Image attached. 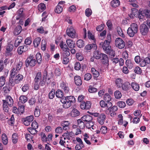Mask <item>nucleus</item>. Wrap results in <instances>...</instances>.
<instances>
[{
  "label": "nucleus",
  "instance_id": "1a4fd4ad",
  "mask_svg": "<svg viewBox=\"0 0 150 150\" xmlns=\"http://www.w3.org/2000/svg\"><path fill=\"white\" fill-rule=\"evenodd\" d=\"M115 45L116 47L119 49H122L125 47V43L122 39L118 38H117L115 40Z\"/></svg>",
  "mask_w": 150,
  "mask_h": 150
},
{
  "label": "nucleus",
  "instance_id": "a211bd4d",
  "mask_svg": "<svg viewBox=\"0 0 150 150\" xmlns=\"http://www.w3.org/2000/svg\"><path fill=\"white\" fill-rule=\"evenodd\" d=\"M100 104L101 107L103 108H105L106 109L111 107L112 105L111 103H108L107 102V103H105L103 100H101L100 102Z\"/></svg>",
  "mask_w": 150,
  "mask_h": 150
},
{
  "label": "nucleus",
  "instance_id": "20e7f679",
  "mask_svg": "<svg viewBox=\"0 0 150 150\" xmlns=\"http://www.w3.org/2000/svg\"><path fill=\"white\" fill-rule=\"evenodd\" d=\"M137 15L139 19H144L146 18H150V10H137Z\"/></svg>",
  "mask_w": 150,
  "mask_h": 150
},
{
  "label": "nucleus",
  "instance_id": "a878e982",
  "mask_svg": "<svg viewBox=\"0 0 150 150\" xmlns=\"http://www.w3.org/2000/svg\"><path fill=\"white\" fill-rule=\"evenodd\" d=\"M23 38L21 36H18L16 38L14 43V46L16 47H18L22 41Z\"/></svg>",
  "mask_w": 150,
  "mask_h": 150
},
{
  "label": "nucleus",
  "instance_id": "5fc2aeb1",
  "mask_svg": "<svg viewBox=\"0 0 150 150\" xmlns=\"http://www.w3.org/2000/svg\"><path fill=\"white\" fill-rule=\"evenodd\" d=\"M55 90L52 89L49 93V98L50 99H52L55 96Z\"/></svg>",
  "mask_w": 150,
  "mask_h": 150
},
{
  "label": "nucleus",
  "instance_id": "6e6d98bb",
  "mask_svg": "<svg viewBox=\"0 0 150 150\" xmlns=\"http://www.w3.org/2000/svg\"><path fill=\"white\" fill-rule=\"evenodd\" d=\"M28 130L30 134L33 135L36 134L38 132V131L36 129L32 127L28 128Z\"/></svg>",
  "mask_w": 150,
  "mask_h": 150
},
{
  "label": "nucleus",
  "instance_id": "bb28decb",
  "mask_svg": "<svg viewBox=\"0 0 150 150\" xmlns=\"http://www.w3.org/2000/svg\"><path fill=\"white\" fill-rule=\"evenodd\" d=\"M13 86H11V85H9V81L8 85L4 87L3 88L4 92L6 93H8Z\"/></svg>",
  "mask_w": 150,
  "mask_h": 150
},
{
  "label": "nucleus",
  "instance_id": "37998d69",
  "mask_svg": "<svg viewBox=\"0 0 150 150\" xmlns=\"http://www.w3.org/2000/svg\"><path fill=\"white\" fill-rule=\"evenodd\" d=\"M103 99L105 101L108 103H111L110 102L111 99V97L110 95L108 93H106L105 94Z\"/></svg>",
  "mask_w": 150,
  "mask_h": 150
},
{
  "label": "nucleus",
  "instance_id": "603ef678",
  "mask_svg": "<svg viewBox=\"0 0 150 150\" xmlns=\"http://www.w3.org/2000/svg\"><path fill=\"white\" fill-rule=\"evenodd\" d=\"M65 98L71 104L75 103L76 101L75 98L74 96H67Z\"/></svg>",
  "mask_w": 150,
  "mask_h": 150
},
{
  "label": "nucleus",
  "instance_id": "a19ab883",
  "mask_svg": "<svg viewBox=\"0 0 150 150\" xmlns=\"http://www.w3.org/2000/svg\"><path fill=\"white\" fill-rule=\"evenodd\" d=\"M103 54L98 50H96L94 52V56L96 59H99L101 57Z\"/></svg>",
  "mask_w": 150,
  "mask_h": 150
},
{
  "label": "nucleus",
  "instance_id": "bf43d9fd",
  "mask_svg": "<svg viewBox=\"0 0 150 150\" xmlns=\"http://www.w3.org/2000/svg\"><path fill=\"white\" fill-rule=\"evenodd\" d=\"M114 94L115 98L117 99H120L122 96L121 92L118 90L116 91Z\"/></svg>",
  "mask_w": 150,
  "mask_h": 150
},
{
  "label": "nucleus",
  "instance_id": "cd10ccee",
  "mask_svg": "<svg viewBox=\"0 0 150 150\" xmlns=\"http://www.w3.org/2000/svg\"><path fill=\"white\" fill-rule=\"evenodd\" d=\"M88 37L89 39L92 41L93 42L96 43V40L94 35L92 33L89 31H88Z\"/></svg>",
  "mask_w": 150,
  "mask_h": 150
},
{
  "label": "nucleus",
  "instance_id": "49530a36",
  "mask_svg": "<svg viewBox=\"0 0 150 150\" xmlns=\"http://www.w3.org/2000/svg\"><path fill=\"white\" fill-rule=\"evenodd\" d=\"M70 50L69 49V50H64L63 51V52L62 53L61 57H68L70 55Z\"/></svg>",
  "mask_w": 150,
  "mask_h": 150
},
{
  "label": "nucleus",
  "instance_id": "e2e57ef3",
  "mask_svg": "<svg viewBox=\"0 0 150 150\" xmlns=\"http://www.w3.org/2000/svg\"><path fill=\"white\" fill-rule=\"evenodd\" d=\"M76 57L77 59L80 61H81L84 58L83 56L81 53H77L76 54Z\"/></svg>",
  "mask_w": 150,
  "mask_h": 150
},
{
  "label": "nucleus",
  "instance_id": "ea45409f",
  "mask_svg": "<svg viewBox=\"0 0 150 150\" xmlns=\"http://www.w3.org/2000/svg\"><path fill=\"white\" fill-rule=\"evenodd\" d=\"M59 45L61 48L62 49L63 51L67 50H69V49L65 42H64L62 41L60 42Z\"/></svg>",
  "mask_w": 150,
  "mask_h": 150
},
{
  "label": "nucleus",
  "instance_id": "412c9836",
  "mask_svg": "<svg viewBox=\"0 0 150 150\" xmlns=\"http://www.w3.org/2000/svg\"><path fill=\"white\" fill-rule=\"evenodd\" d=\"M66 42L68 47L70 48H74L75 47V42L71 39H69L66 40Z\"/></svg>",
  "mask_w": 150,
  "mask_h": 150
},
{
  "label": "nucleus",
  "instance_id": "aec40b11",
  "mask_svg": "<svg viewBox=\"0 0 150 150\" xmlns=\"http://www.w3.org/2000/svg\"><path fill=\"white\" fill-rule=\"evenodd\" d=\"M97 45L96 43L93 42L92 44H88L85 47V49L87 50L91 49L96 50L97 49Z\"/></svg>",
  "mask_w": 150,
  "mask_h": 150
},
{
  "label": "nucleus",
  "instance_id": "79ce46f5",
  "mask_svg": "<svg viewBox=\"0 0 150 150\" xmlns=\"http://www.w3.org/2000/svg\"><path fill=\"white\" fill-rule=\"evenodd\" d=\"M91 71L93 76L95 77H98L100 75L99 72L94 67H92L91 69Z\"/></svg>",
  "mask_w": 150,
  "mask_h": 150
},
{
  "label": "nucleus",
  "instance_id": "4d7b16f0",
  "mask_svg": "<svg viewBox=\"0 0 150 150\" xmlns=\"http://www.w3.org/2000/svg\"><path fill=\"white\" fill-rule=\"evenodd\" d=\"M23 65V62L22 61H19L15 65V68L16 70L19 71L21 69Z\"/></svg>",
  "mask_w": 150,
  "mask_h": 150
},
{
  "label": "nucleus",
  "instance_id": "6e6552de",
  "mask_svg": "<svg viewBox=\"0 0 150 150\" xmlns=\"http://www.w3.org/2000/svg\"><path fill=\"white\" fill-rule=\"evenodd\" d=\"M17 16L16 20H19V23L21 25L23 24L24 22L22 18L25 17V15L23 13V10H18L17 12Z\"/></svg>",
  "mask_w": 150,
  "mask_h": 150
},
{
  "label": "nucleus",
  "instance_id": "052dcab7",
  "mask_svg": "<svg viewBox=\"0 0 150 150\" xmlns=\"http://www.w3.org/2000/svg\"><path fill=\"white\" fill-rule=\"evenodd\" d=\"M5 78L4 76H1L0 78V87L3 86L5 83Z\"/></svg>",
  "mask_w": 150,
  "mask_h": 150
},
{
  "label": "nucleus",
  "instance_id": "39448f33",
  "mask_svg": "<svg viewBox=\"0 0 150 150\" xmlns=\"http://www.w3.org/2000/svg\"><path fill=\"white\" fill-rule=\"evenodd\" d=\"M36 60L34 58L33 55H30L25 61V66L28 67L29 66L33 67L37 63Z\"/></svg>",
  "mask_w": 150,
  "mask_h": 150
},
{
  "label": "nucleus",
  "instance_id": "c85d7f7f",
  "mask_svg": "<svg viewBox=\"0 0 150 150\" xmlns=\"http://www.w3.org/2000/svg\"><path fill=\"white\" fill-rule=\"evenodd\" d=\"M22 28L21 25H18L15 28L13 33L15 35H18L21 32Z\"/></svg>",
  "mask_w": 150,
  "mask_h": 150
},
{
  "label": "nucleus",
  "instance_id": "58836bf2",
  "mask_svg": "<svg viewBox=\"0 0 150 150\" xmlns=\"http://www.w3.org/2000/svg\"><path fill=\"white\" fill-rule=\"evenodd\" d=\"M125 64L128 68L131 69L133 67L134 63L130 59H127L125 62Z\"/></svg>",
  "mask_w": 150,
  "mask_h": 150
},
{
  "label": "nucleus",
  "instance_id": "c03bdc74",
  "mask_svg": "<svg viewBox=\"0 0 150 150\" xmlns=\"http://www.w3.org/2000/svg\"><path fill=\"white\" fill-rule=\"evenodd\" d=\"M2 139L3 143L4 145H6L8 143V139L6 134H3L2 135Z\"/></svg>",
  "mask_w": 150,
  "mask_h": 150
},
{
  "label": "nucleus",
  "instance_id": "6ab92c4d",
  "mask_svg": "<svg viewBox=\"0 0 150 150\" xmlns=\"http://www.w3.org/2000/svg\"><path fill=\"white\" fill-rule=\"evenodd\" d=\"M121 87L123 91L128 92L131 88V85L129 83L126 82L122 84Z\"/></svg>",
  "mask_w": 150,
  "mask_h": 150
},
{
  "label": "nucleus",
  "instance_id": "7ed1b4c3",
  "mask_svg": "<svg viewBox=\"0 0 150 150\" xmlns=\"http://www.w3.org/2000/svg\"><path fill=\"white\" fill-rule=\"evenodd\" d=\"M138 27L137 24L135 23L132 24L131 27L128 29L127 33L128 35L130 37H133L135 34L137 32Z\"/></svg>",
  "mask_w": 150,
  "mask_h": 150
},
{
  "label": "nucleus",
  "instance_id": "393cba45",
  "mask_svg": "<svg viewBox=\"0 0 150 150\" xmlns=\"http://www.w3.org/2000/svg\"><path fill=\"white\" fill-rule=\"evenodd\" d=\"M74 82L75 84L78 86L81 85L82 83V81L81 77L78 76H76L74 77Z\"/></svg>",
  "mask_w": 150,
  "mask_h": 150
},
{
  "label": "nucleus",
  "instance_id": "c9c22d12",
  "mask_svg": "<svg viewBox=\"0 0 150 150\" xmlns=\"http://www.w3.org/2000/svg\"><path fill=\"white\" fill-rule=\"evenodd\" d=\"M41 40L40 38L37 37L33 41L34 46L35 47H38L40 44Z\"/></svg>",
  "mask_w": 150,
  "mask_h": 150
},
{
  "label": "nucleus",
  "instance_id": "8fccbe9b",
  "mask_svg": "<svg viewBox=\"0 0 150 150\" xmlns=\"http://www.w3.org/2000/svg\"><path fill=\"white\" fill-rule=\"evenodd\" d=\"M36 58L38 63L39 64H40L42 61V56L40 53H38L36 55Z\"/></svg>",
  "mask_w": 150,
  "mask_h": 150
},
{
  "label": "nucleus",
  "instance_id": "ddd939ff",
  "mask_svg": "<svg viewBox=\"0 0 150 150\" xmlns=\"http://www.w3.org/2000/svg\"><path fill=\"white\" fill-rule=\"evenodd\" d=\"M91 103L90 101H87L86 102H82L80 104V107L82 109L87 110L91 108Z\"/></svg>",
  "mask_w": 150,
  "mask_h": 150
},
{
  "label": "nucleus",
  "instance_id": "9b49d317",
  "mask_svg": "<svg viewBox=\"0 0 150 150\" xmlns=\"http://www.w3.org/2000/svg\"><path fill=\"white\" fill-rule=\"evenodd\" d=\"M66 33L67 35L71 38H74L76 36L75 30L72 26L67 29Z\"/></svg>",
  "mask_w": 150,
  "mask_h": 150
},
{
  "label": "nucleus",
  "instance_id": "f03ea898",
  "mask_svg": "<svg viewBox=\"0 0 150 150\" xmlns=\"http://www.w3.org/2000/svg\"><path fill=\"white\" fill-rule=\"evenodd\" d=\"M23 76L21 74L15 76L12 78H9V85L11 86H14L15 84H18L20 83L23 79Z\"/></svg>",
  "mask_w": 150,
  "mask_h": 150
},
{
  "label": "nucleus",
  "instance_id": "f704fd0d",
  "mask_svg": "<svg viewBox=\"0 0 150 150\" xmlns=\"http://www.w3.org/2000/svg\"><path fill=\"white\" fill-rule=\"evenodd\" d=\"M131 88L136 91H138L139 89V86L138 84L135 82H132L131 84Z\"/></svg>",
  "mask_w": 150,
  "mask_h": 150
},
{
  "label": "nucleus",
  "instance_id": "a18cd8bd",
  "mask_svg": "<svg viewBox=\"0 0 150 150\" xmlns=\"http://www.w3.org/2000/svg\"><path fill=\"white\" fill-rule=\"evenodd\" d=\"M15 3L13 2L8 7L7 6H2L0 8V9H10L13 8L15 6Z\"/></svg>",
  "mask_w": 150,
  "mask_h": 150
},
{
  "label": "nucleus",
  "instance_id": "9d476101",
  "mask_svg": "<svg viewBox=\"0 0 150 150\" xmlns=\"http://www.w3.org/2000/svg\"><path fill=\"white\" fill-rule=\"evenodd\" d=\"M33 116L31 115L25 118H22L21 120L25 125L27 126L30 124V123L33 121Z\"/></svg>",
  "mask_w": 150,
  "mask_h": 150
},
{
  "label": "nucleus",
  "instance_id": "423d86ee",
  "mask_svg": "<svg viewBox=\"0 0 150 150\" xmlns=\"http://www.w3.org/2000/svg\"><path fill=\"white\" fill-rule=\"evenodd\" d=\"M110 43L109 41L105 40L104 42H102L100 44V46L103 48L105 53L108 52L111 48V46L110 45Z\"/></svg>",
  "mask_w": 150,
  "mask_h": 150
},
{
  "label": "nucleus",
  "instance_id": "c756f323",
  "mask_svg": "<svg viewBox=\"0 0 150 150\" xmlns=\"http://www.w3.org/2000/svg\"><path fill=\"white\" fill-rule=\"evenodd\" d=\"M78 126L80 129H83L85 127V123L81 119H78L77 120Z\"/></svg>",
  "mask_w": 150,
  "mask_h": 150
},
{
  "label": "nucleus",
  "instance_id": "e433bc0d",
  "mask_svg": "<svg viewBox=\"0 0 150 150\" xmlns=\"http://www.w3.org/2000/svg\"><path fill=\"white\" fill-rule=\"evenodd\" d=\"M115 83L116 86L119 88H121L122 86L123 83L122 80L120 79H117L115 81Z\"/></svg>",
  "mask_w": 150,
  "mask_h": 150
},
{
  "label": "nucleus",
  "instance_id": "473e14b6",
  "mask_svg": "<svg viewBox=\"0 0 150 150\" xmlns=\"http://www.w3.org/2000/svg\"><path fill=\"white\" fill-rule=\"evenodd\" d=\"M70 114L71 117H76L79 115L80 112L76 109H74L72 110Z\"/></svg>",
  "mask_w": 150,
  "mask_h": 150
},
{
  "label": "nucleus",
  "instance_id": "4be33fe9",
  "mask_svg": "<svg viewBox=\"0 0 150 150\" xmlns=\"http://www.w3.org/2000/svg\"><path fill=\"white\" fill-rule=\"evenodd\" d=\"M28 47L26 45H23L19 47L18 49V52L19 54H21L28 50Z\"/></svg>",
  "mask_w": 150,
  "mask_h": 150
},
{
  "label": "nucleus",
  "instance_id": "2f4dec72",
  "mask_svg": "<svg viewBox=\"0 0 150 150\" xmlns=\"http://www.w3.org/2000/svg\"><path fill=\"white\" fill-rule=\"evenodd\" d=\"M120 1L119 0H113L111 2V6L114 8H115L120 5Z\"/></svg>",
  "mask_w": 150,
  "mask_h": 150
},
{
  "label": "nucleus",
  "instance_id": "0e129e2a",
  "mask_svg": "<svg viewBox=\"0 0 150 150\" xmlns=\"http://www.w3.org/2000/svg\"><path fill=\"white\" fill-rule=\"evenodd\" d=\"M8 104H6L5 102H3V109L4 111L8 112L9 111V108L8 106Z\"/></svg>",
  "mask_w": 150,
  "mask_h": 150
},
{
  "label": "nucleus",
  "instance_id": "7c9ffc66",
  "mask_svg": "<svg viewBox=\"0 0 150 150\" xmlns=\"http://www.w3.org/2000/svg\"><path fill=\"white\" fill-rule=\"evenodd\" d=\"M19 71L18 70H16L15 67H13L11 70L9 78H13L14 76L16 75Z\"/></svg>",
  "mask_w": 150,
  "mask_h": 150
},
{
  "label": "nucleus",
  "instance_id": "4c0bfd02",
  "mask_svg": "<svg viewBox=\"0 0 150 150\" xmlns=\"http://www.w3.org/2000/svg\"><path fill=\"white\" fill-rule=\"evenodd\" d=\"M18 134L16 133H14L12 135V139L13 143H16L18 139Z\"/></svg>",
  "mask_w": 150,
  "mask_h": 150
},
{
  "label": "nucleus",
  "instance_id": "09e8293b",
  "mask_svg": "<svg viewBox=\"0 0 150 150\" xmlns=\"http://www.w3.org/2000/svg\"><path fill=\"white\" fill-rule=\"evenodd\" d=\"M8 123L9 125L13 126L14 125L15 123V119L14 115H13L10 118L8 122Z\"/></svg>",
  "mask_w": 150,
  "mask_h": 150
},
{
  "label": "nucleus",
  "instance_id": "f257e3e1",
  "mask_svg": "<svg viewBox=\"0 0 150 150\" xmlns=\"http://www.w3.org/2000/svg\"><path fill=\"white\" fill-rule=\"evenodd\" d=\"M81 119L85 123L87 128L88 129L92 128L93 129H94L95 127L94 126L92 116L88 115H85L81 117Z\"/></svg>",
  "mask_w": 150,
  "mask_h": 150
},
{
  "label": "nucleus",
  "instance_id": "72a5a7b5",
  "mask_svg": "<svg viewBox=\"0 0 150 150\" xmlns=\"http://www.w3.org/2000/svg\"><path fill=\"white\" fill-rule=\"evenodd\" d=\"M55 95L58 98H62L64 96L63 92L62 91L58 89L55 92Z\"/></svg>",
  "mask_w": 150,
  "mask_h": 150
},
{
  "label": "nucleus",
  "instance_id": "0eeeda50",
  "mask_svg": "<svg viewBox=\"0 0 150 150\" xmlns=\"http://www.w3.org/2000/svg\"><path fill=\"white\" fill-rule=\"evenodd\" d=\"M140 31L141 33L143 35H146L147 34L149 29L147 25L145 23L142 24L140 26Z\"/></svg>",
  "mask_w": 150,
  "mask_h": 150
},
{
  "label": "nucleus",
  "instance_id": "f8f14e48",
  "mask_svg": "<svg viewBox=\"0 0 150 150\" xmlns=\"http://www.w3.org/2000/svg\"><path fill=\"white\" fill-rule=\"evenodd\" d=\"M60 101L63 104V107L64 108H69L72 105V104L65 97L61 98L60 99Z\"/></svg>",
  "mask_w": 150,
  "mask_h": 150
},
{
  "label": "nucleus",
  "instance_id": "3c124183",
  "mask_svg": "<svg viewBox=\"0 0 150 150\" xmlns=\"http://www.w3.org/2000/svg\"><path fill=\"white\" fill-rule=\"evenodd\" d=\"M84 42L82 40H79L76 42L77 47L80 48L83 47L84 46Z\"/></svg>",
  "mask_w": 150,
  "mask_h": 150
},
{
  "label": "nucleus",
  "instance_id": "b1692460",
  "mask_svg": "<svg viewBox=\"0 0 150 150\" xmlns=\"http://www.w3.org/2000/svg\"><path fill=\"white\" fill-rule=\"evenodd\" d=\"M101 57L102 58L101 61L103 64H104L108 65L109 60L108 56L106 54H103Z\"/></svg>",
  "mask_w": 150,
  "mask_h": 150
},
{
  "label": "nucleus",
  "instance_id": "2eb2a0df",
  "mask_svg": "<svg viewBox=\"0 0 150 150\" xmlns=\"http://www.w3.org/2000/svg\"><path fill=\"white\" fill-rule=\"evenodd\" d=\"M150 64V55L149 57L141 58L140 64L141 66L144 67Z\"/></svg>",
  "mask_w": 150,
  "mask_h": 150
},
{
  "label": "nucleus",
  "instance_id": "5701e85b",
  "mask_svg": "<svg viewBox=\"0 0 150 150\" xmlns=\"http://www.w3.org/2000/svg\"><path fill=\"white\" fill-rule=\"evenodd\" d=\"M44 76H45V81L47 84H49L51 82L50 79L52 77V73L50 74H49L47 75V71H44Z\"/></svg>",
  "mask_w": 150,
  "mask_h": 150
},
{
  "label": "nucleus",
  "instance_id": "4468645a",
  "mask_svg": "<svg viewBox=\"0 0 150 150\" xmlns=\"http://www.w3.org/2000/svg\"><path fill=\"white\" fill-rule=\"evenodd\" d=\"M2 102H5L8 104L9 107H11L13 104V100L12 97L10 96H6V99L3 100Z\"/></svg>",
  "mask_w": 150,
  "mask_h": 150
},
{
  "label": "nucleus",
  "instance_id": "de8ad7c7",
  "mask_svg": "<svg viewBox=\"0 0 150 150\" xmlns=\"http://www.w3.org/2000/svg\"><path fill=\"white\" fill-rule=\"evenodd\" d=\"M19 101L22 103H25L28 100V98L24 95H22L19 98Z\"/></svg>",
  "mask_w": 150,
  "mask_h": 150
},
{
  "label": "nucleus",
  "instance_id": "f3484780",
  "mask_svg": "<svg viewBox=\"0 0 150 150\" xmlns=\"http://www.w3.org/2000/svg\"><path fill=\"white\" fill-rule=\"evenodd\" d=\"M106 119V116L104 114H101L98 117V122L100 125L104 124Z\"/></svg>",
  "mask_w": 150,
  "mask_h": 150
},
{
  "label": "nucleus",
  "instance_id": "864d4df0",
  "mask_svg": "<svg viewBox=\"0 0 150 150\" xmlns=\"http://www.w3.org/2000/svg\"><path fill=\"white\" fill-rule=\"evenodd\" d=\"M105 53L109 54L111 58H113L115 55V51L111 49V48H110V49L109 50L108 52H106Z\"/></svg>",
  "mask_w": 150,
  "mask_h": 150
},
{
  "label": "nucleus",
  "instance_id": "13d9d810",
  "mask_svg": "<svg viewBox=\"0 0 150 150\" xmlns=\"http://www.w3.org/2000/svg\"><path fill=\"white\" fill-rule=\"evenodd\" d=\"M41 76V73L40 72H38L37 74L36 77L34 79L35 82V83L38 82L39 80L40 79Z\"/></svg>",
  "mask_w": 150,
  "mask_h": 150
},
{
  "label": "nucleus",
  "instance_id": "69168bd1",
  "mask_svg": "<svg viewBox=\"0 0 150 150\" xmlns=\"http://www.w3.org/2000/svg\"><path fill=\"white\" fill-rule=\"evenodd\" d=\"M34 114L35 117H38L40 114V110L38 107H36L35 109Z\"/></svg>",
  "mask_w": 150,
  "mask_h": 150
},
{
  "label": "nucleus",
  "instance_id": "dca6fc26",
  "mask_svg": "<svg viewBox=\"0 0 150 150\" xmlns=\"http://www.w3.org/2000/svg\"><path fill=\"white\" fill-rule=\"evenodd\" d=\"M60 87L62 89L64 90L65 93H68L69 91V87L68 83L65 82H62L61 83Z\"/></svg>",
  "mask_w": 150,
  "mask_h": 150
},
{
  "label": "nucleus",
  "instance_id": "338daca9",
  "mask_svg": "<svg viewBox=\"0 0 150 150\" xmlns=\"http://www.w3.org/2000/svg\"><path fill=\"white\" fill-rule=\"evenodd\" d=\"M29 85L28 84H25L23 86H22L21 89L23 92H25L29 89Z\"/></svg>",
  "mask_w": 150,
  "mask_h": 150
},
{
  "label": "nucleus",
  "instance_id": "774afa93",
  "mask_svg": "<svg viewBox=\"0 0 150 150\" xmlns=\"http://www.w3.org/2000/svg\"><path fill=\"white\" fill-rule=\"evenodd\" d=\"M46 42L45 40H42V41L41 48L43 51L46 50Z\"/></svg>",
  "mask_w": 150,
  "mask_h": 150
},
{
  "label": "nucleus",
  "instance_id": "680f3d73",
  "mask_svg": "<svg viewBox=\"0 0 150 150\" xmlns=\"http://www.w3.org/2000/svg\"><path fill=\"white\" fill-rule=\"evenodd\" d=\"M64 1H61L59 2L58 5L56 7V9H63L62 7L63 6V4L64 3Z\"/></svg>",
  "mask_w": 150,
  "mask_h": 150
}]
</instances>
